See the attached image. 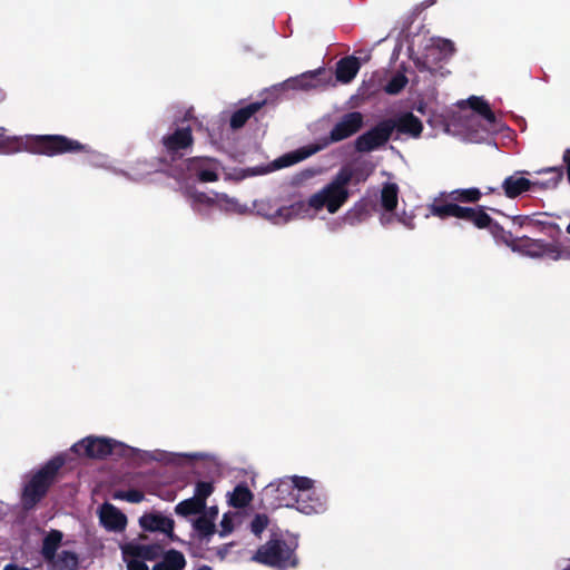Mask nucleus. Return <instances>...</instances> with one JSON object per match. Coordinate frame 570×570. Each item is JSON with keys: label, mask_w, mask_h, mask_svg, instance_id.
Masks as SVG:
<instances>
[{"label": "nucleus", "mask_w": 570, "mask_h": 570, "mask_svg": "<svg viewBox=\"0 0 570 570\" xmlns=\"http://www.w3.org/2000/svg\"><path fill=\"white\" fill-rule=\"evenodd\" d=\"M0 149L3 153L26 150L31 154L53 157L62 154L88 153L89 147L63 135H30L21 138L0 136Z\"/></svg>", "instance_id": "nucleus-1"}, {"label": "nucleus", "mask_w": 570, "mask_h": 570, "mask_svg": "<svg viewBox=\"0 0 570 570\" xmlns=\"http://www.w3.org/2000/svg\"><path fill=\"white\" fill-rule=\"evenodd\" d=\"M66 464V456L57 454L32 471L24 482L20 502L26 511H30L48 494L50 488L59 480L60 470Z\"/></svg>", "instance_id": "nucleus-2"}, {"label": "nucleus", "mask_w": 570, "mask_h": 570, "mask_svg": "<svg viewBox=\"0 0 570 570\" xmlns=\"http://www.w3.org/2000/svg\"><path fill=\"white\" fill-rule=\"evenodd\" d=\"M345 179L343 176H334L326 186L313 194L307 202L303 200L305 206L304 217L309 214L311 209L321 210L326 208L331 214L338 212L350 197Z\"/></svg>", "instance_id": "nucleus-3"}, {"label": "nucleus", "mask_w": 570, "mask_h": 570, "mask_svg": "<svg viewBox=\"0 0 570 570\" xmlns=\"http://www.w3.org/2000/svg\"><path fill=\"white\" fill-rule=\"evenodd\" d=\"M521 174H529L528 171H515L513 175L508 176L501 188L505 197L514 199L520 195L530 191L532 189H553L563 178V167H548L538 171V174H551V177L547 180L532 181L525 177L520 176Z\"/></svg>", "instance_id": "nucleus-4"}, {"label": "nucleus", "mask_w": 570, "mask_h": 570, "mask_svg": "<svg viewBox=\"0 0 570 570\" xmlns=\"http://www.w3.org/2000/svg\"><path fill=\"white\" fill-rule=\"evenodd\" d=\"M296 548L297 543L288 544L283 539L272 538L257 549L253 559L278 570L296 568L298 566Z\"/></svg>", "instance_id": "nucleus-5"}, {"label": "nucleus", "mask_w": 570, "mask_h": 570, "mask_svg": "<svg viewBox=\"0 0 570 570\" xmlns=\"http://www.w3.org/2000/svg\"><path fill=\"white\" fill-rule=\"evenodd\" d=\"M71 450L81 456L105 459L111 454L126 455L128 446L108 438L87 436L75 443Z\"/></svg>", "instance_id": "nucleus-6"}, {"label": "nucleus", "mask_w": 570, "mask_h": 570, "mask_svg": "<svg viewBox=\"0 0 570 570\" xmlns=\"http://www.w3.org/2000/svg\"><path fill=\"white\" fill-rule=\"evenodd\" d=\"M258 215L274 224H285L292 219L304 218L303 200L293 202L289 205H279L276 199H259L254 203Z\"/></svg>", "instance_id": "nucleus-7"}, {"label": "nucleus", "mask_w": 570, "mask_h": 570, "mask_svg": "<svg viewBox=\"0 0 570 570\" xmlns=\"http://www.w3.org/2000/svg\"><path fill=\"white\" fill-rule=\"evenodd\" d=\"M185 169L202 183H213L219 178L218 163L213 158L193 157L185 159L179 167L171 168L168 175L180 180L185 178Z\"/></svg>", "instance_id": "nucleus-8"}, {"label": "nucleus", "mask_w": 570, "mask_h": 570, "mask_svg": "<svg viewBox=\"0 0 570 570\" xmlns=\"http://www.w3.org/2000/svg\"><path fill=\"white\" fill-rule=\"evenodd\" d=\"M512 252L519 253L531 258H549L559 261L563 258V250L558 240L546 242L529 236H518L512 246Z\"/></svg>", "instance_id": "nucleus-9"}, {"label": "nucleus", "mask_w": 570, "mask_h": 570, "mask_svg": "<svg viewBox=\"0 0 570 570\" xmlns=\"http://www.w3.org/2000/svg\"><path fill=\"white\" fill-rule=\"evenodd\" d=\"M295 497V487L289 478L281 479L277 483H269L263 493V498L271 509L294 508V504L297 503Z\"/></svg>", "instance_id": "nucleus-10"}, {"label": "nucleus", "mask_w": 570, "mask_h": 570, "mask_svg": "<svg viewBox=\"0 0 570 570\" xmlns=\"http://www.w3.org/2000/svg\"><path fill=\"white\" fill-rule=\"evenodd\" d=\"M482 209V206L478 207H465L461 206L456 202H441L435 199L430 205V212L433 216L440 219H446L449 217H455L475 225L476 218Z\"/></svg>", "instance_id": "nucleus-11"}, {"label": "nucleus", "mask_w": 570, "mask_h": 570, "mask_svg": "<svg viewBox=\"0 0 570 570\" xmlns=\"http://www.w3.org/2000/svg\"><path fill=\"white\" fill-rule=\"evenodd\" d=\"M392 137L386 119L379 121L374 127L360 135L354 147L358 153H370L383 147Z\"/></svg>", "instance_id": "nucleus-12"}, {"label": "nucleus", "mask_w": 570, "mask_h": 570, "mask_svg": "<svg viewBox=\"0 0 570 570\" xmlns=\"http://www.w3.org/2000/svg\"><path fill=\"white\" fill-rule=\"evenodd\" d=\"M386 121L390 125L391 135L395 132L394 139H400L403 136L417 139L423 131L421 119L410 111L386 118Z\"/></svg>", "instance_id": "nucleus-13"}, {"label": "nucleus", "mask_w": 570, "mask_h": 570, "mask_svg": "<svg viewBox=\"0 0 570 570\" xmlns=\"http://www.w3.org/2000/svg\"><path fill=\"white\" fill-rule=\"evenodd\" d=\"M161 144L171 161L181 159L184 156L183 151L194 144L190 127L177 128L174 132L165 135L161 138Z\"/></svg>", "instance_id": "nucleus-14"}, {"label": "nucleus", "mask_w": 570, "mask_h": 570, "mask_svg": "<svg viewBox=\"0 0 570 570\" xmlns=\"http://www.w3.org/2000/svg\"><path fill=\"white\" fill-rule=\"evenodd\" d=\"M364 125V117L360 111L343 115L330 131V142L342 141L358 132Z\"/></svg>", "instance_id": "nucleus-15"}, {"label": "nucleus", "mask_w": 570, "mask_h": 570, "mask_svg": "<svg viewBox=\"0 0 570 570\" xmlns=\"http://www.w3.org/2000/svg\"><path fill=\"white\" fill-rule=\"evenodd\" d=\"M474 226L479 229H488L497 243L504 244L512 250L518 236H514L510 230H505L484 210V207H482Z\"/></svg>", "instance_id": "nucleus-16"}, {"label": "nucleus", "mask_w": 570, "mask_h": 570, "mask_svg": "<svg viewBox=\"0 0 570 570\" xmlns=\"http://www.w3.org/2000/svg\"><path fill=\"white\" fill-rule=\"evenodd\" d=\"M139 524L145 531H158L165 533L170 541H175L177 539L176 534L174 533V520L160 513H145L140 517Z\"/></svg>", "instance_id": "nucleus-17"}, {"label": "nucleus", "mask_w": 570, "mask_h": 570, "mask_svg": "<svg viewBox=\"0 0 570 570\" xmlns=\"http://www.w3.org/2000/svg\"><path fill=\"white\" fill-rule=\"evenodd\" d=\"M541 214L534 215H517L512 216L511 220L513 225L520 228H529L533 232L547 233L550 237L559 235L561 229L558 224L553 222H546L538 218Z\"/></svg>", "instance_id": "nucleus-18"}, {"label": "nucleus", "mask_w": 570, "mask_h": 570, "mask_svg": "<svg viewBox=\"0 0 570 570\" xmlns=\"http://www.w3.org/2000/svg\"><path fill=\"white\" fill-rule=\"evenodd\" d=\"M164 552V546L160 543L141 544L131 542L126 544L122 549L125 557H135L142 561H155L159 559Z\"/></svg>", "instance_id": "nucleus-19"}, {"label": "nucleus", "mask_w": 570, "mask_h": 570, "mask_svg": "<svg viewBox=\"0 0 570 570\" xmlns=\"http://www.w3.org/2000/svg\"><path fill=\"white\" fill-rule=\"evenodd\" d=\"M295 498L297 503L294 504V508L304 514H316L326 510V502L316 495L313 490L297 493Z\"/></svg>", "instance_id": "nucleus-20"}, {"label": "nucleus", "mask_w": 570, "mask_h": 570, "mask_svg": "<svg viewBox=\"0 0 570 570\" xmlns=\"http://www.w3.org/2000/svg\"><path fill=\"white\" fill-rule=\"evenodd\" d=\"M100 522L109 531H122L126 528L127 518L112 504L105 503L100 510Z\"/></svg>", "instance_id": "nucleus-21"}, {"label": "nucleus", "mask_w": 570, "mask_h": 570, "mask_svg": "<svg viewBox=\"0 0 570 570\" xmlns=\"http://www.w3.org/2000/svg\"><path fill=\"white\" fill-rule=\"evenodd\" d=\"M360 68L361 62L358 58L354 56H346L340 59L336 63V79L342 83H348L355 78Z\"/></svg>", "instance_id": "nucleus-22"}, {"label": "nucleus", "mask_w": 570, "mask_h": 570, "mask_svg": "<svg viewBox=\"0 0 570 570\" xmlns=\"http://www.w3.org/2000/svg\"><path fill=\"white\" fill-rule=\"evenodd\" d=\"M63 539V533L60 530L51 529L42 539L40 553L45 561H52L57 559V551L60 548Z\"/></svg>", "instance_id": "nucleus-23"}, {"label": "nucleus", "mask_w": 570, "mask_h": 570, "mask_svg": "<svg viewBox=\"0 0 570 570\" xmlns=\"http://www.w3.org/2000/svg\"><path fill=\"white\" fill-rule=\"evenodd\" d=\"M325 73L324 68H318L314 71H307L298 77L288 80L293 89L309 90L324 86L320 76Z\"/></svg>", "instance_id": "nucleus-24"}, {"label": "nucleus", "mask_w": 570, "mask_h": 570, "mask_svg": "<svg viewBox=\"0 0 570 570\" xmlns=\"http://www.w3.org/2000/svg\"><path fill=\"white\" fill-rule=\"evenodd\" d=\"M186 563V558L183 552L176 549H169L163 553L161 560L157 562L151 570H184Z\"/></svg>", "instance_id": "nucleus-25"}, {"label": "nucleus", "mask_w": 570, "mask_h": 570, "mask_svg": "<svg viewBox=\"0 0 570 570\" xmlns=\"http://www.w3.org/2000/svg\"><path fill=\"white\" fill-rule=\"evenodd\" d=\"M264 105L265 101H255L234 111L229 120L230 128L234 130L243 128Z\"/></svg>", "instance_id": "nucleus-26"}, {"label": "nucleus", "mask_w": 570, "mask_h": 570, "mask_svg": "<svg viewBox=\"0 0 570 570\" xmlns=\"http://www.w3.org/2000/svg\"><path fill=\"white\" fill-rule=\"evenodd\" d=\"M53 570H78L79 569V557L76 552L69 550H62L57 553V559L47 561Z\"/></svg>", "instance_id": "nucleus-27"}, {"label": "nucleus", "mask_w": 570, "mask_h": 570, "mask_svg": "<svg viewBox=\"0 0 570 570\" xmlns=\"http://www.w3.org/2000/svg\"><path fill=\"white\" fill-rule=\"evenodd\" d=\"M371 170L367 169L365 166H343L341 169L336 173L335 176H343L346 179V186L351 183L357 185L360 183H364L367 180V178L371 175Z\"/></svg>", "instance_id": "nucleus-28"}, {"label": "nucleus", "mask_w": 570, "mask_h": 570, "mask_svg": "<svg viewBox=\"0 0 570 570\" xmlns=\"http://www.w3.org/2000/svg\"><path fill=\"white\" fill-rule=\"evenodd\" d=\"M469 107L475 111L478 115H480L487 122L491 125L497 124V117L492 109L490 108V105L487 100H484L482 97L478 96H471L466 100Z\"/></svg>", "instance_id": "nucleus-29"}, {"label": "nucleus", "mask_w": 570, "mask_h": 570, "mask_svg": "<svg viewBox=\"0 0 570 570\" xmlns=\"http://www.w3.org/2000/svg\"><path fill=\"white\" fill-rule=\"evenodd\" d=\"M320 148L318 147H312L309 149L301 148L293 153H288L279 157L275 160V168H283L292 166L298 161L304 160L305 158L309 157L314 153H316Z\"/></svg>", "instance_id": "nucleus-30"}, {"label": "nucleus", "mask_w": 570, "mask_h": 570, "mask_svg": "<svg viewBox=\"0 0 570 570\" xmlns=\"http://www.w3.org/2000/svg\"><path fill=\"white\" fill-rule=\"evenodd\" d=\"M448 197L459 204H475L481 199L482 191L476 187L459 188L450 191Z\"/></svg>", "instance_id": "nucleus-31"}, {"label": "nucleus", "mask_w": 570, "mask_h": 570, "mask_svg": "<svg viewBox=\"0 0 570 570\" xmlns=\"http://www.w3.org/2000/svg\"><path fill=\"white\" fill-rule=\"evenodd\" d=\"M399 187L394 183H386L381 190V206L386 212H393L397 206Z\"/></svg>", "instance_id": "nucleus-32"}, {"label": "nucleus", "mask_w": 570, "mask_h": 570, "mask_svg": "<svg viewBox=\"0 0 570 570\" xmlns=\"http://www.w3.org/2000/svg\"><path fill=\"white\" fill-rule=\"evenodd\" d=\"M253 500V493L245 484H237L229 497V504L236 509L247 507Z\"/></svg>", "instance_id": "nucleus-33"}, {"label": "nucleus", "mask_w": 570, "mask_h": 570, "mask_svg": "<svg viewBox=\"0 0 570 570\" xmlns=\"http://www.w3.org/2000/svg\"><path fill=\"white\" fill-rule=\"evenodd\" d=\"M206 505H203L199 501H197L194 497L180 501L175 507V512L180 517H189L194 514H199L204 512Z\"/></svg>", "instance_id": "nucleus-34"}, {"label": "nucleus", "mask_w": 570, "mask_h": 570, "mask_svg": "<svg viewBox=\"0 0 570 570\" xmlns=\"http://www.w3.org/2000/svg\"><path fill=\"white\" fill-rule=\"evenodd\" d=\"M194 529L200 538H208L215 533V523L207 514H203L194 521Z\"/></svg>", "instance_id": "nucleus-35"}, {"label": "nucleus", "mask_w": 570, "mask_h": 570, "mask_svg": "<svg viewBox=\"0 0 570 570\" xmlns=\"http://www.w3.org/2000/svg\"><path fill=\"white\" fill-rule=\"evenodd\" d=\"M186 196L191 200V207L195 212H199V206L204 205L207 207H212L216 205L214 198L209 197L207 194L197 190H186Z\"/></svg>", "instance_id": "nucleus-36"}, {"label": "nucleus", "mask_w": 570, "mask_h": 570, "mask_svg": "<svg viewBox=\"0 0 570 570\" xmlns=\"http://www.w3.org/2000/svg\"><path fill=\"white\" fill-rule=\"evenodd\" d=\"M406 83V76L401 72H397L387 81V83L384 87V90L389 95H397L405 88Z\"/></svg>", "instance_id": "nucleus-37"}, {"label": "nucleus", "mask_w": 570, "mask_h": 570, "mask_svg": "<svg viewBox=\"0 0 570 570\" xmlns=\"http://www.w3.org/2000/svg\"><path fill=\"white\" fill-rule=\"evenodd\" d=\"M214 492V484L212 481H198L195 485L194 498L203 505H206V500Z\"/></svg>", "instance_id": "nucleus-38"}, {"label": "nucleus", "mask_w": 570, "mask_h": 570, "mask_svg": "<svg viewBox=\"0 0 570 570\" xmlns=\"http://www.w3.org/2000/svg\"><path fill=\"white\" fill-rule=\"evenodd\" d=\"M112 498L116 500H125L130 503H139L145 499V494L142 491L137 489L128 491L118 490L114 492Z\"/></svg>", "instance_id": "nucleus-39"}, {"label": "nucleus", "mask_w": 570, "mask_h": 570, "mask_svg": "<svg viewBox=\"0 0 570 570\" xmlns=\"http://www.w3.org/2000/svg\"><path fill=\"white\" fill-rule=\"evenodd\" d=\"M291 482H293V485L295 487V492L303 493V492H309L314 488V481L307 476H298L293 475L288 476Z\"/></svg>", "instance_id": "nucleus-40"}, {"label": "nucleus", "mask_w": 570, "mask_h": 570, "mask_svg": "<svg viewBox=\"0 0 570 570\" xmlns=\"http://www.w3.org/2000/svg\"><path fill=\"white\" fill-rule=\"evenodd\" d=\"M269 519L266 514H256L250 522V531L259 535L268 525Z\"/></svg>", "instance_id": "nucleus-41"}, {"label": "nucleus", "mask_w": 570, "mask_h": 570, "mask_svg": "<svg viewBox=\"0 0 570 570\" xmlns=\"http://www.w3.org/2000/svg\"><path fill=\"white\" fill-rule=\"evenodd\" d=\"M436 48L443 55V58H448V57L452 56L455 51L454 43L449 39H441L438 42Z\"/></svg>", "instance_id": "nucleus-42"}, {"label": "nucleus", "mask_w": 570, "mask_h": 570, "mask_svg": "<svg viewBox=\"0 0 570 570\" xmlns=\"http://www.w3.org/2000/svg\"><path fill=\"white\" fill-rule=\"evenodd\" d=\"M124 559H125V561L127 563V569L128 570H149V568L146 564V562L142 561L141 559H139V558L125 557L124 556Z\"/></svg>", "instance_id": "nucleus-43"}, {"label": "nucleus", "mask_w": 570, "mask_h": 570, "mask_svg": "<svg viewBox=\"0 0 570 570\" xmlns=\"http://www.w3.org/2000/svg\"><path fill=\"white\" fill-rule=\"evenodd\" d=\"M222 530L219 532L220 537H224L230 533L234 529L233 519L228 514H224L220 521Z\"/></svg>", "instance_id": "nucleus-44"}, {"label": "nucleus", "mask_w": 570, "mask_h": 570, "mask_svg": "<svg viewBox=\"0 0 570 570\" xmlns=\"http://www.w3.org/2000/svg\"><path fill=\"white\" fill-rule=\"evenodd\" d=\"M214 464L212 462H203L200 464L198 463H194L193 465V472L198 475V476H206L207 474L200 470V468L203 469H209L210 466H213Z\"/></svg>", "instance_id": "nucleus-45"}, {"label": "nucleus", "mask_w": 570, "mask_h": 570, "mask_svg": "<svg viewBox=\"0 0 570 570\" xmlns=\"http://www.w3.org/2000/svg\"><path fill=\"white\" fill-rule=\"evenodd\" d=\"M562 160H563L566 173H567V179L570 185V148H567L564 150Z\"/></svg>", "instance_id": "nucleus-46"}, {"label": "nucleus", "mask_w": 570, "mask_h": 570, "mask_svg": "<svg viewBox=\"0 0 570 570\" xmlns=\"http://www.w3.org/2000/svg\"><path fill=\"white\" fill-rule=\"evenodd\" d=\"M3 570H30V569L24 568V567H18L16 564L10 563V564H7Z\"/></svg>", "instance_id": "nucleus-47"}, {"label": "nucleus", "mask_w": 570, "mask_h": 570, "mask_svg": "<svg viewBox=\"0 0 570 570\" xmlns=\"http://www.w3.org/2000/svg\"><path fill=\"white\" fill-rule=\"evenodd\" d=\"M217 513H218V509L216 507H212L209 509V512H208V517L212 518V520L214 521L215 518L217 517Z\"/></svg>", "instance_id": "nucleus-48"}, {"label": "nucleus", "mask_w": 570, "mask_h": 570, "mask_svg": "<svg viewBox=\"0 0 570 570\" xmlns=\"http://www.w3.org/2000/svg\"><path fill=\"white\" fill-rule=\"evenodd\" d=\"M495 193L500 194L498 188H495V187H487L485 195H488V194H495Z\"/></svg>", "instance_id": "nucleus-49"}, {"label": "nucleus", "mask_w": 570, "mask_h": 570, "mask_svg": "<svg viewBox=\"0 0 570 570\" xmlns=\"http://www.w3.org/2000/svg\"><path fill=\"white\" fill-rule=\"evenodd\" d=\"M186 458L190 459V460H195V459H203L204 455L203 454H190V455H185Z\"/></svg>", "instance_id": "nucleus-50"}, {"label": "nucleus", "mask_w": 570, "mask_h": 570, "mask_svg": "<svg viewBox=\"0 0 570 570\" xmlns=\"http://www.w3.org/2000/svg\"><path fill=\"white\" fill-rule=\"evenodd\" d=\"M197 570H212V568L209 566L204 564L199 567Z\"/></svg>", "instance_id": "nucleus-51"}, {"label": "nucleus", "mask_w": 570, "mask_h": 570, "mask_svg": "<svg viewBox=\"0 0 570 570\" xmlns=\"http://www.w3.org/2000/svg\"><path fill=\"white\" fill-rule=\"evenodd\" d=\"M490 209H491L492 212H494V213L501 214V212H500V210H498V209H493V208H490Z\"/></svg>", "instance_id": "nucleus-52"}, {"label": "nucleus", "mask_w": 570, "mask_h": 570, "mask_svg": "<svg viewBox=\"0 0 570 570\" xmlns=\"http://www.w3.org/2000/svg\"><path fill=\"white\" fill-rule=\"evenodd\" d=\"M564 570H570V566L568 568H566Z\"/></svg>", "instance_id": "nucleus-53"}]
</instances>
